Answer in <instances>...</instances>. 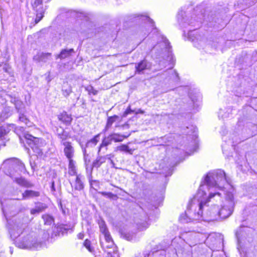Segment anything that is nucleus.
<instances>
[{
  "mask_svg": "<svg viewBox=\"0 0 257 257\" xmlns=\"http://www.w3.org/2000/svg\"><path fill=\"white\" fill-rule=\"evenodd\" d=\"M205 187L204 185H201L197 193L189 202L185 214L189 218L190 220H198L202 217L208 221H212L217 220L219 217V208L216 205L207 209L203 214L202 208L207 202L209 201L215 195H220L218 192H211L207 196L206 193L203 190Z\"/></svg>",
  "mask_w": 257,
  "mask_h": 257,
  "instance_id": "f257e3e1",
  "label": "nucleus"
},
{
  "mask_svg": "<svg viewBox=\"0 0 257 257\" xmlns=\"http://www.w3.org/2000/svg\"><path fill=\"white\" fill-rule=\"evenodd\" d=\"M74 225H60L55 227L53 230H44L41 237L37 238L34 233H31L23 237L22 240L18 239L16 241V245L21 248L39 249L46 246V241L52 239L57 236L63 235L67 234L68 231H73Z\"/></svg>",
  "mask_w": 257,
  "mask_h": 257,
  "instance_id": "f03ea898",
  "label": "nucleus"
},
{
  "mask_svg": "<svg viewBox=\"0 0 257 257\" xmlns=\"http://www.w3.org/2000/svg\"><path fill=\"white\" fill-rule=\"evenodd\" d=\"M5 174L11 177L8 172H11L15 176H21L22 173L27 172L24 164L17 158H11L5 160L2 164Z\"/></svg>",
  "mask_w": 257,
  "mask_h": 257,
  "instance_id": "7ed1b4c3",
  "label": "nucleus"
},
{
  "mask_svg": "<svg viewBox=\"0 0 257 257\" xmlns=\"http://www.w3.org/2000/svg\"><path fill=\"white\" fill-rule=\"evenodd\" d=\"M230 180L225 176L224 171L217 170L209 172L207 174L204 182L207 187H218L219 188L223 186L224 183L229 184Z\"/></svg>",
  "mask_w": 257,
  "mask_h": 257,
  "instance_id": "20e7f679",
  "label": "nucleus"
},
{
  "mask_svg": "<svg viewBox=\"0 0 257 257\" xmlns=\"http://www.w3.org/2000/svg\"><path fill=\"white\" fill-rule=\"evenodd\" d=\"M24 137L26 139V143L37 155H39L42 154L41 148L44 143L42 139L35 138L28 134H25Z\"/></svg>",
  "mask_w": 257,
  "mask_h": 257,
  "instance_id": "39448f33",
  "label": "nucleus"
},
{
  "mask_svg": "<svg viewBox=\"0 0 257 257\" xmlns=\"http://www.w3.org/2000/svg\"><path fill=\"white\" fill-rule=\"evenodd\" d=\"M234 206L233 195L229 193L227 195L225 203L222 208L219 209V217L225 219L230 216L233 211Z\"/></svg>",
  "mask_w": 257,
  "mask_h": 257,
  "instance_id": "423d86ee",
  "label": "nucleus"
},
{
  "mask_svg": "<svg viewBox=\"0 0 257 257\" xmlns=\"http://www.w3.org/2000/svg\"><path fill=\"white\" fill-rule=\"evenodd\" d=\"M159 47H161V51L162 52L167 53V60L169 61H173L171 46L170 45L169 41L165 37L163 36H162L161 41L154 47L153 49H157Z\"/></svg>",
  "mask_w": 257,
  "mask_h": 257,
  "instance_id": "0eeeda50",
  "label": "nucleus"
},
{
  "mask_svg": "<svg viewBox=\"0 0 257 257\" xmlns=\"http://www.w3.org/2000/svg\"><path fill=\"white\" fill-rule=\"evenodd\" d=\"M64 146V153L66 157L68 159H72L74 156L75 150L71 142L68 140L60 143Z\"/></svg>",
  "mask_w": 257,
  "mask_h": 257,
  "instance_id": "6e6552de",
  "label": "nucleus"
},
{
  "mask_svg": "<svg viewBox=\"0 0 257 257\" xmlns=\"http://www.w3.org/2000/svg\"><path fill=\"white\" fill-rule=\"evenodd\" d=\"M9 174L11 175V178L13 179L14 182H15L18 185L26 188H31L34 186V184L26 179L22 177L21 176H15L13 173L8 172Z\"/></svg>",
  "mask_w": 257,
  "mask_h": 257,
  "instance_id": "1a4fd4ad",
  "label": "nucleus"
},
{
  "mask_svg": "<svg viewBox=\"0 0 257 257\" xmlns=\"http://www.w3.org/2000/svg\"><path fill=\"white\" fill-rule=\"evenodd\" d=\"M151 64L149 62L146 60H143L136 64V73L139 74H143L145 70L151 69Z\"/></svg>",
  "mask_w": 257,
  "mask_h": 257,
  "instance_id": "9d476101",
  "label": "nucleus"
},
{
  "mask_svg": "<svg viewBox=\"0 0 257 257\" xmlns=\"http://www.w3.org/2000/svg\"><path fill=\"white\" fill-rule=\"evenodd\" d=\"M100 136V134H98L95 136L92 139L87 141L85 145L82 144H80L81 148L83 150V148H85V150H87V149H92L95 147L98 142V139Z\"/></svg>",
  "mask_w": 257,
  "mask_h": 257,
  "instance_id": "9b49d317",
  "label": "nucleus"
},
{
  "mask_svg": "<svg viewBox=\"0 0 257 257\" xmlns=\"http://www.w3.org/2000/svg\"><path fill=\"white\" fill-rule=\"evenodd\" d=\"M47 207L48 206L45 203L42 202H37L35 203V207L31 209L30 211L31 214L32 215L39 214L40 212L45 211V209L47 208Z\"/></svg>",
  "mask_w": 257,
  "mask_h": 257,
  "instance_id": "f8f14e48",
  "label": "nucleus"
},
{
  "mask_svg": "<svg viewBox=\"0 0 257 257\" xmlns=\"http://www.w3.org/2000/svg\"><path fill=\"white\" fill-rule=\"evenodd\" d=\"M40 196V192L31 190H27L22 194V198L19 200H25Z\"/></svg>",
  "mask_w": 257,
  "mask_h": 257,
  "instance_id": "ddd939ff",
  "label": "nucleus"
},
{
  "mask_svg": "<svg viewBox=\"0 0 257 257\" xmlns=\"http://www.w3.org/2000/svg\"><path fill=\"white\" fill-rule=\"evenodd\" d=\"M51 57V53H39L36 56L34 57V59L39 62H46L50 59Z\"/></svg>",
  "mask_w": 257,
  "mask_h": 257,
  "instance_id": "4468645a",
  "label": "nucleus"
},
{
  "mask_svg": "<svg viewBox=\"0 0 257 257\" xmlns=\"http://www.w3.org/2000/svg\"><path fill=\"white\" fill-rule=\"evenodd\" d=\"M74 52H75V51H74V49L72 48L69 49H64L61 51L59 54L56 55V58L64 59L67 57H70V56H71L72 54L74 53Z\"/></svg>",
  "mask_w": 257,
  "mask_h": 257,
  "instance_id": "2eb2a0df",
  "label": "nucleus"
},
{
  "mask_svg": "<svg viewBox=\"0 0 257 257\" xmlns=\"http://www.w3.org/2000/svg\"><path fill=\"white\" fill-rule=\"evenodd\" d=\"M97 157L92 164V169L93 168H98L101 165L104 163L106 161V156H102L100 155V153H97Z\"/></svg>",
  "mask_w": 257,
  "mask_h": 257,
  "instance_id": "dca6fc26",
  "label": "nucleus"
},
{
  "mask_svg": "<svg viewBox=\"0 0 257 257\" xmlns=\"http://www.w3.org/2000/svg\"><path fill=\"white\" fill-rule=\"evenodd\" d=\"M14 104L18 113L26 112L25 104L21 100L17 98H14Z\"/></svg>",
  "mask_w": 257,
  "mask_h": 257,
  "instance_id": "f3484780",
  "label": "nucleus"
},
{
  "mask_svg": "<svg viewBox=\"0 0 257 257\" xmlns=\"http://www.w3.org/2000/svg\"><path fill=\"white\" fill-rule=\"evenodd\" d=\"M58 118L66 125H69L72 120L71 115L67 114L65 111L63 112L60 114L58 116Z\"/></svg>",
  "mask_w": 257,
  "mask_h": 257,
  "instance_id": "a211bd4d",
  "label": "nucleus"
},
{
  "mask_svg": "<svg viewBox=\"0 0 257 257\" xmlns=\"http://www.w3.org/2000/svg\"><path fill=\"white\" fill-rule=\"evenodd\" d=\"M57 136L60 140V143L64 142L69 138V134L67 132L64 131L62 128H57L56 130Z\"/></svg>",
  "mask_w": 257,
  "mask_h": 257,
  "instance_id": "6ab92c4d",
  "label": "nucleus"
},
{
  "mask_svg": "<svg viewBox=\"0 0 257 257\" xmlns=\"http://www.w3.org/2000/svg\"><path fill=\"white\" fill-rule=\"evenodd\" d=\"M62 94L65 97H67L72 92V87L68 82H64L61 89Z\"/></svg>",
  "mask_w": 257,
  "mask_h": 257,
  "instance_id": "aec40b11",
  "label": "nucleus"
},
{
  "mask_svg": "<svg viewBox=\"0 0 257 257\" xmlns=\"http://www.w3.org/2000/svg\"><path fill=\"white\" fill-rule=\"evenodd\" d=\"M178 19L180 25H181L183 27H186L187 25H191L194 27H199V23L198 22H194V21H192V20L188 21L184 18H182L181 20H180V18H178Z\"/></svg>",
  "mask_w": 257,
  "mask_h": 257,
  "instance_id": "412c9836",
  "label": "nucleus"
},
{
  "mask_svg": "<svg viewBox=\"0 0 257 257\" xmlns=\"http://www.w3.org/2000/svg\"><path fill=\"white\" fill-rule=\"evenodd\" d=\"M82 176L80 174L76 175V178L74 183V189L76 190H81L84 188V185L82 181Z\"/></svg>",
  "mask_w": 257,
  "mask_h": 257,
  "instance_id": "4be33fe9",
  "label": "nucleus"
},
{
  "mask_svg": "<svg viewBox=\"0 0 257 257\" xmlns=\"http://www.w3.org/2000/svg\"><path fill=\"white\" fill-rule=\"evenodd\" d=\"M112 136L111 135H109L107 137H105L103 140L102 141L101 144L100 145L98 150V154H99L100 153L101 149L104 147H107L109 145L111 144L112 141Z\"/></svg>",
  "mask_w": 257,
  "mask_h": 257,
  "instance_id": "5701e85b",
  "label": "nucleus"
},
{
  "mask_svg": "<svg viewBox=\"0 0 257 257\" xmlns=\"http://www.w3.org/2000/svg\"><path fill=\"white\" fill-rule=\"evenodd\" d=\"M76 16L77 18L87 22L90 21L92 17V15L91 14L83 12H77L76 13Z\"/></svg>",
  "mask_w": 257,
  "mask_h": 257,
  "instance_id": "b1692460",
  "label": "nucleus"
},
{
  "mask_svg": "<svg viewBox=\"0 0 257 257\" xmlns=\"http://www.w3.org/2000/svg\"><path fill=\"white\" fill-rule=\"evenodd\" d=\"M119 118V116L116 115H114L112 116H109L107 118L106 124L104 128V131H107L110 128L112 124L115 122Z\"/></svg>",
  "mask_w": 257,
  "mask_h": 257,
  "instance_id": "393cba45",
  "label": "nucleus"
},
{
  "mask_svg": "<svg viewBox=\"0 0 257 257\" xmlns=\"http://www.w3.org/2000/svg\"><path fill=\"white\" fill-rule=\"evenodd\" d=\"M68 169V173L70 175L74 176L76 175V167L73 159L69 160Z\"/></svg>",
  "mask_w": 257,
  "mask_h": 257,
  "instance_id": "a878e982",
  "label": "nucleus"
},
{
  "mask_svg": "<svg viewBox=\"0 0 257 257\" xmlns=\"http://www.w3.org/2000/svg\"><path fill=\"white\" fill-rule=\"evenodd\" d=\"M45 225H50L54 222V218L49 214H45L42 216Z\"/></svg>",
  "mask_w": 257,
  "mask_h": 257,
  "instance_id": "bb28decb",
  "label": "nucleus"
},
{
  "mask_svg": "<svg viewBox=\"0 0 257 257\" xmlns=\"http://www.w3.org/2000/svg\"><path fill=\"white\" fill-rule=\"evenodd\" d=\"M112 141L115 142H120L123 141L124 138H127L130 135L127 136L122 135L116 133L111 134Z\"/></svg>",
  "mask_w": 257,
  "mask_h": 257,
  "instance_id": "cd10ccee",
  "label": "nucleus"
},
{
  "mask_svg": "<svg viewBox=\"0 0 257 257\" xmlns=\"http://www.w3.org/2000/svg\"><path fill=\"white\" fill-rule=\"evenodd\" d=\"M32 7L35 11L45 9L43 6V0H35Z\"/></svg>",
  "mask_w": 257,
  "mask_h": 257,
  "instance_id": "c85d7f7f",
  "label": "nucleus"
},
{
  "mask_svg": "<svg viewBox=\"0 0 257 257\" xmlns=\"http://www.w3.org/2000/svg\"><path fill=\"white\" fill-rule=\"evenodd\" d=\"M116 151H119L120 152H125L128 153L130 154H132L133 151L129 148V147L127 145H121L118 146L116 148Z\"/></svg>",
  "mask_w": 257,
  "mask_h": 257,
  "instance_id": "c756f323",
  "label": "nucleus"
},
{
  "mask_svg": "<svg viewBox=\"0 0 257 257\" xmlns=\"http://www.w3.org/2000/svg\"><path fill=\"white\" fill-rule=\"evenodd\" d=\"M121 236L128 241H132L135 238V234L134 233L121 231Z\"/></svg>",
  "mask_w": 257,
  "mask_h": 257,
  "instance_id": "7c9ffc66",
  "label": "nucleus"
},
{
  "mask_svg": "<svg viewBox=\"0 0 257 257\" xmlns=\"http://www.w3.org/2000/svg\"><path fill=\"white\" fill-rule=\"evenodd\" d=\"M45 11V9L35 10L36 12V18L35 20V24L38 23L43 19Z\"/></svg>",
  "mask_w": 257,
  "mask_h": 257,
  "instance_id": "2f4dec72",
  "label": "nucleus"
},
{
  "mask_svg": "<svg viewBox=\"0 0 257 257\" xmlns=\"http://www.w3.org/2000/svg\"><path fill=\"white\" fill-rule=\"evenodd\" d=\"M82 152H83V158H84V160L85 163V164L87 165L90 162V161H91V158L89 155V153L90 152H89V153H88L87 150H85V149L83 148Z\"/></svg>",
  "mask_w": 257,
  "mask_h": 257,
  "instance_id": "473e14b6",
  "label": "nucleus"
},
{
  "mask_svg": "<svg viewBox=\"0 0 257 257\" xmlns=\"http://www.w3.org/2000/svg\"><path fill=\"white\" fill-rule=\"evenodd\" d=\"M83 245L88 249V250L91 252L93 253L94 251V247L91 245V243L89 240L86 239L85 240Z\"/></svg>",
  "mask_w": 257,
  "mask_h": 257,
  "instance_id": "72a5a7b5",
  "label": "nucleus"
},
{
  "mask_svg": "<svg viewBox=\"0 0 257 257\" xmlns=\"http://www.w3.org/2000/svg\"><path fill=\"white\" fill-rule=\"evenodd\" d=\"M89 183L90 187L95 191L100 188V182L99 181L93 180H90Z\"/></svg>",
  "mask_w": 257,
  "mask_h": 257,
  "instance_id": "f704fd0d",
  "label": "nucleus"
},
{
  "mask_svg": "<svg viewBox=\"0 0 257 257\" xmlns=\"http://www.w3.org/2000/svg\"><path fill=\"white\" fill-rule=\"evenodd\" d=\"M25 113H19V119L20 121L24 122L27 125L29 126H30V125L29 124L30 121L27 116L25 115Z\"/></svg>",
  "mask_w": 257,
  "mask_h": 257,
  "instance_id": "c9c22d12",
  "label": "nucleus"
},
{
  "mask_svg": "<svg viewBox=\"0 0 257 257\" xmlns=\"http://www.w3.org/2000/svg\"><path fill=\"white\" fill-rule=\"evenodd\" d=\"M99 225L100 230L101 232H102L103 234L108 232V230L107 229L106 225L103 220H101L100 221H99Z\"/></svg>",
  "mask_w": 257,
  "mask_h": 257,
  "instance_id": "e433bc0d",
  "label": "nucleus"
},
{
  "mask_svg": "<svg viewBox=\"0 0 257 257\" xmlns=\"http://www.w3.org/2000/svg\"><path fill=\"white\" fill-rule=\"evenodd\" d=\"M98 193L101 194L102 196H107L108 198L116 200L117 196L116 194H114L111 192H99Z\"/></svg>",
  "mask_w": 257,
  "mask_h": 257,
  "instance_id": "4c0bfd02",
  "label": "nucleus"
},
{
  "mask_svg": "<svg viewBox=\"0 0 257 257\" xmlns=\"http://www.w3.org/2000/svg\"><path fill=\"white\" fill-rule=\"evenodd\" d=\"M85 90L88 92L89 94L92 93L95 95L97 94L98 91L94 89L93 87L91 85L88 86L85 88Z\"/></svg>",
  "mask_w": 257,
  "mask_h": 257,
  "instance_id": "58836bf2",
  "label": "nucleus"
},
{
  "mask_svg": "<svg viewBox=\"0 0 257 257\" xmlns=\"http://www.w3.org/2000/svg\"><path fill=\"white\" fill-rule=\"evenodd\" d=\"M140 17L143 18V20L146 21L148 22L151 25V27H154V22L150 17L144 15H141Z\"/></svg>",
  "mask_w": 257,
  "mask_h": 257,
  "instance_id": "ea45409f",
  "label": "nucleus"
},
{
  "mask_svg": "<svg viewBox=\"0 0 257 257\" xmlns=\"http://www.w3.org/2000/svg\"><path fill=\"white\" fill-rule=\"evenodd\" d=\"M243 4L246 7H250L253 5L254 3L251 0H242Z\"/></svg>",
  "mask_w": 257,
  "mask_h": 257,
  "instance_id": "a19ab883",
  "label": "nucleus"
},
{
  "mask_svg": "<svg viewBox=\"0 0 257 257\" xmlns=\"http://www.w3.org/2000/svg\"><path fill=\"white\" fill-rule=\"evenodd\" d=\"M133 112V110H132L130 106L127 107V108L126 109V110L123 112L122 114V117H126L128 114L131 113Z\"/></svg>",
  "mask_w": 257,
  "mask_h": 257,
  "instance_id": "79ce46f5",
  "label": "nucleus"
},
{
  "mask_svg": "<svg viewBox=\"0 0 257 257\" xmlns=\"http://www.w3.org/2000/svg\"><path fill=\"white\" fill-rule=\"evenodd\" d=\"M105 238V240L107 242H109L110 241L112 240V238L111 237V236L110 235V233L108 232L105 233L103 234Z\"/></svg>",
  "mask_w": 257,
  "mask_h": 257,
  "instance_id": "37998d69",
  "label": "nucleus"
},
{
  "mask_svg": "<svg viewBox=\"0 0 257 257\" xmlns=\"http://www.w3.org/2000/svg\"><path fill=\"white\" fill-rule=\"evenodd\" d=\"M138 227L139 228L143 229V228H147L148 226V224L146 222H143L142 223H137Z\"/></svg>",
  "mask_w": 257,
  "mask_h": 257,
  "instance_id": "c03bdc74",
  "label": "nucleus"
},
{
  "mask_svg": "<svg viewBox=\"0 0 257 257\" xmlns=\"http://www.w3.org/2000/svg\"><path fill=\"white\" fill-rule=\"evenodd\" d=\"M59 207L60 209L61 210L62 213L64 215H65L66 213V209L63 208L62 203L61 202L59 204Z\"/></svg>",
  "mask_w": 257,
  "mask_h": 257,
  "instance_id": "a18cd8bd",
  "label": "nucleus"
},
{
  "mask_svg": "<svg viewBox=\"0 0 257 257\" xmlns=\"http://www.w3.org/2000/svg\"><path fill=\"white\" fill-rule=\"evenodd\" d=\"M10 233L11 234V236H13V237L14 238H17V237L19 236L20 235V234H19V232H18L17 234H15V233L13 232V230H11L10 231Z\"/></svg>",
  "mask_w": 257,
  "mask_h": 257,
  "instance_id": "49530a36",
  "label": "nucleus"
},
{
  "mask_svg": "<svg viewBox=\"0 0 257 257\" xmlns=\"http://www.w3.org/2000/svg\"><path fill=\"white\" fill-rule=\"evenodd\" d=\"M77 236L79 239H82L84 238V234L83 233L80 232V233H78V234L77 235Z\"/></svg>",
  "mask_w": 257,
  "mask_h": 257,
  "instance_id": "de8ad7c7",
  "label": "nucleus"
},
{
  "mask_svg": "<svg viewBox=\"0 0 257 257\" xmlns=\"http://www.w3.org/2000/svg\"><path fill=\"white\" fill-rule=\"evenodd\" d=\"M51 190H52V191H55V183H54V181H53V182H52V184H51Z\"/></svg>",
  "mask_w": 257,
  "mask_h": 257,
  "instance_id": "09e8293b",
  "label": "nucleus"
},
{
  "mask_svg": "<svg viewBox=\"0 0 257 257\" xmlns=\"http://www.w3.org/2000/svg\"><path fill=\"white\" fill-rule=\"evenodd\" d=\"M236 237L238 238V232L237 231L235 233Z\"/></svg>",
  "mask_w": 257,
  "mask_h": 257,
  "instance_id": "8fccbe9b",
  "label": "nucleus"
},
{
  "mask_svg": "<svg viewBox=\"0 0 257 257\" xmlns=\"http://www.w3.org/2000/svg\"><path fill=\"white\" fill-rule=\"evenodd\" d=\"M20 130L23 132L24 131V128L23 127H21Z\"/></svg>",
  "mask_w": 257,
  "mask_h": 257,
  "instance_id": "3c124183",
  "label": "nucleus"
},
{
  "mask_svg": "<svg viewBox=\"0 0 257 257\" xmlns=\"http://www.w3.org/2000/svg\"><path fill=\"white\" fill-rule=\"evenodd\" d=\"M30 164H31V168L33 169H34V165H32V163H30Z\"/></svg>",
  "mask_w": 257,
  "mask_h": 257,
  "instance_id": "603ef678",
  "label": "nucleus"
},
{
  "mask_svg": "<svg viewBox=\"0 0 257 257\" xmlns=\"http://www.w3.org/2000/svg\"><path fill=\"white\" fill-rule=\"evenodd\" d=\"M11 102L14 104V98L12 99Z\"/></svg>",
  "mask_w": 257,
  "mask_h": 257,
  "instance_id": "864d4df0",
  "label": "nucleus"
},
{
  "mask_svg": "<svg viewBox=\"0 0 257 257\" xmlns=\"http://www.w3.org/2000/svg\"><path fill=\"white\" fill-rule=\"evenodd\" d=\"M174 73L176 74L177 76H178V74L175 71Z\"/></svg>",
  "mask_w": 257,
  "mask_h": 257,
  "instance_id": "5fc2aeb1",
  "label": "nucleus"
},
{
  "mask_svg": "<svg viewBox=\"0 0 257 257\" xmlns=\"http://www.w3.org/2000/svg\"><path fill=\"white\" fill-rule=\"evenodd\" d=\"M154 29L155 31H157V28H154Z\"/></svg>",
  "mask_w": 257,
  "mask_h": 257,
  "instance_id": "6e6d98bb",
  "label": "nucleus"
},
{
  "mask_svg": "<svg viewBox=\"0 0 257 257\" xmlns=\"http://www.w3.org/2000/svg\"><path fill=\"white\" fill-rule=\"evenodd\" d=\"M95 257H101L100 255H95Z\"/></svg>",
  "mask_w": 257,
  "mask_h": 257,
  "instance_id": "4d7b16f0",
  "label": "nucleus"
}]
</instances>
